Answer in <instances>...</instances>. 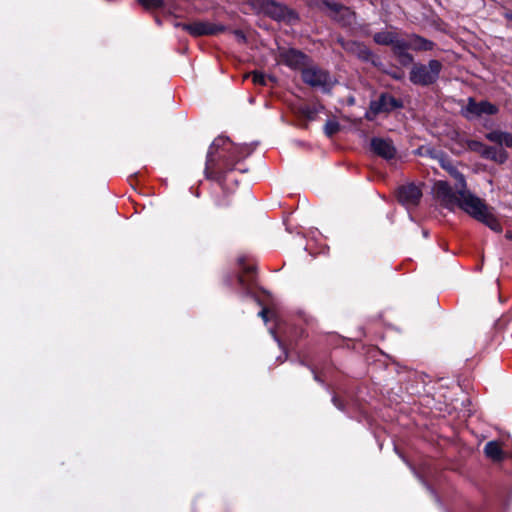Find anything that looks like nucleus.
Masks as SVG:
<instances>
[{
  "instance_id": "cd10ccee",
  "label": "nucleus",
  "mask_w": 512,
  "mask_h": 512,
  "mask_svg": "<svg viewBox=\"0 0 512 512\" xmlns=\"http://www.w3.org/2000/svg\"><path fill=\"white\" fill-rule=\"evenodd\" d=\"M259 316L265 321L267 322L268 319H267V309H262L260 312H259Z\"/></svg>"
},
{
  "instance_id": "ddd939ff",
  "label": "nucleus",
  "mask_w": 512,
  "mask_h": 512,
  "mask_svg": "<svg viewBox=\"0 0 512 512\" xmlns=\"http://www.w3.org/2000/svg\"><path fill=\"white\" fill-rule=\"evenodd\" d=\"M422 197V191L419 186L410 183L399 187L397 191L398 201L406 207L418 205Z\"/></svg>"
},
{
  "instance_id": "c756f323",
  "label": "nucleus",
  "mask_w": 512,
  "mask_h": 512,
  "mask_svg": "<svg viewBox=\"0 0 512 512\" xmlns=\"http://www.w3.org/2000/svg\"><path fill=\"white\" fill-rule=\"evenodd\" d=\"M226 204H227V203H226V202H224V201H217V205H219V206H224V205H226Z\"/></svg>"
},
{
  "instance_id": "aec40b11",
  "label": "nucleus",
  "mask_w": 512,
  "mask_h": 512,
  "mask_svg": "<svg viewBox=\"0 0 512 512\" xmlns=\"http://www.w3.org/2000/svg\"><path fill=\"white\" fill-rule=\"evenodd\" d=\"M395 33L391 31H382L374 35V41L380 45H392Z\"/></svg>"
},
{
  "instance_id": "4be33fe9",
  "label": "nucleus",
  "mask_w": 512,
  "mask_h": 512,
  "mask_svg": "<svg viewBox=\"0 0 512 512\" xmlns=\"http://www.w3.org/2000/svg\"><path fill=\"white\" fill-rule=\"evenodd\" d=\"M245 79L251 78L252 82L255 85L265 86L266 85V76L262 72L254 71L248 74H245Z\"/></svg>"
},
{
  "instance_id": "f8f14e48",
  "label": "nucleus",
  "mask_w": 512,
  "mask_h": 512,
  "mask_svg": "<svg viewBox=\"0 0 512 512\" xmlns=\"http://www.w3.org/2000/svg\"><path fill=\"white\" fill-rule=\"evenodd\" d=\"M280 61L291 69L301 70L310 63V58L296 49H287L280 53Z\"/></svg>"
},
{
  "instance_id": "423d86ee",
  "label": "nucleus",
  "mask_w": 512,
  "mask_h": 512,
  "mask_svg": "<svg viewBox=\"0 0 512 512\" xmlns=\"http://www.w3.org/2000/svg\"><path fill=\"white\" fill-rule=\"evenodd\" d=\"M441 70V62L435 59L430 60L427 65L417 63L409 73V80L415 85L429 86L438 80Z\"/></svg>"
},
{
  "instance_id": "9b49d317",
  "label": "nucleus",
  "mask_w": 512,
  "mask_h": 512,
  "mask_svg": "<svg viewBox=\"0 0 512 512\" xmlns=\"http://www.w3.org/2000/svg\"><path fill=\"white\" fill-rule=\"evenodd\" d=\"M323 4L329 9V16L341 25H351L355 21V13L349 7L329 0H324Z\"/></svg>"
},
{
  "instance_id": "b1692460",
  "label": "nucleus",
  "mask_w": 512,
  "mask_h": 512,
  "mask_svg": "<svg viewBox=\"0 0 512 512\" xmlns=\"http://www.w3.org/2000/svg\"><path fill=\"white\" fill-rule=\"evenodd\" d=\"M505 133L502 131H492L486 135V138L491 142L503 145Z\"/></svg>"
},
{
  "instance_id": "412c9836",
  "label": "nucleus",
  "mask_w": 512,
  "mask_h": 512,
  "mask_svg": "<svg viewBox=\"0 0 512 512\" xmlns=\"http://www.w3.org/2000/svg\"><path fill=\"white\" fill-rule=\"evenodd\" d=\"M391 46H392L394 54L396 55L400 52L410 49V40H409V38L401 39V38H398L397 35H395Z\"/></svg>"
},
{
  "instance_id": "dca6fc26",
  "label": "nucleus",
  "mask_w": 512,
  "mask_h": 512,
  "mask_svg": "<svg viewBox=\"0 0 512 512\" xmlns=\"http://www.w3.org/2000/svg\"><path fill=\"white\" fill-rule=\"evenodd\" d=\"M482 155L490 160H493L499 164L506 162L508 156L505 150L502 148H496L492 146H485L482 150Z\"/></svg>"
},
{
  "instance_id": "7c9ffc66",
  "label": "nucleus",
  "mask_w": 512,
  "mask_h": 512,
  "mask_svg": "<svg viewBox=\"0 0 512 512\" xmlns=\"http://www.w3.org/2000/svg\"><path fill=\"white\" fill-rule=\"evenodd\" d=\"M506 237H507L508 239H511V240H512V233L508 232V233L506 234Z\"/></svg>"
},
{
  "instance_id": "6ab92c4d",
  "label": "nucleus",
  "mask_w": 512,
  "mask_h": 512,
  "mask_svg": "<svg viewBox=\"0 0 512 512\" xmlns=\"http://www.w3.org/2000/svg\"><path fill=\"white\" fill-rule=\"evenodd\" d=\"M343 47L347 50H351L352 52L356 53L359 58L363 60H370L372 57V52L368 47H366L364 44L359 42H350L346 45H343Z\"/></svg>"
},
{
  "instance_id": "7ed1b4c3",
  "label": "nucleus",
  "mask_w": 512,
  "mask_h": 512,
  "mask_svg": "<svg viewBox=\"0 0 512 512\" xmlns=\"http://www.w3.org/2000/svg\"><path fill=\"white\" fill-rule=\"evenodd\" d=\"M442 167L457 181V191H453L446 181L440 180L435 182L433 192L441 205L451 211L459 208L472 218L488 226L491 230L501 232V223L491 212V209L484 200L467 189L464 175L449 163H443Z\"/></svg>"
},
{
  "instance_id": "9d476101",
  "label": "nucleus",
  "mask_w": 512,
  "mask_h": 512,
  "mask_svg": "<svg viewBox=\"0 0 512 512\" xmlns=\"http://www.w3.org/2000/svg\"><path fill=\"white\" fill-rule=\"evenodd\" d=\"M499 111L498 107L489 101L476 102L474 98L470 97L467 100V105L462 110V114L466 119L480 117L482 115H495Z\"/></svg>"
},
{
  "instance_id": "a211bd4d",
  "label": "nucleus",
  "mask_w": 512,
  "mask_h": 512,
  "mask_svg": "<svg viewBox=\"0 0 512 512\" xmlns=\"http://www.w3.org/2000/svg\"><path fill=\"white\" fill-rule=\"evenodd\" d=\"M484 452L488 458L496 462L501 461L504 457L502 447L496 441L488 442L484 447Z\"/></svg>"
},
{
  "instance_id": "0eeeda50",
  "label": "nucleus",
  "mask_w": 512,
  "mask_h": 512,
  "mask_svg": "<svg viewBox=\"0 0 512 512\" xmlns=\"http://www.w3.org/2000/svg\"><path fill=\"white\" fill-rule=\"evenodd\" d=\"M402 107V103L390 94H381L377 100L370 103L369 109L365 114V118L372 121L381 113H389L396 108Z\"/></svg>"
},
{
  "instance_id": "1a4fd4ad",
  "label": "nucleus",
  "mask_w": 512,
  "mask_h": 512,
  "mask_svg": "<svg viewBox=\"0 0 512 512\" xmlns=\"http://www.w3.org/2000/svg\"><path fill=\"white\" fill-rule=\"evenodd\" d=\"M177 26H180L194 37L216 35L226 30L225 26L208 21H195L192 23L177 24Z\"/></svg>"
},
{
  "instance_id": "c85d7f7f",
  "label": "nucleus",
  "mask_w": 512,
  "mask_h": 512,
  "mask_svg": "<svg viewBox=\"0 0 512 512\" xmlns=\"http://www.w3.org/2000/svg\"><path fill=\"white\" fill-rule=\"evenodd\" d=\"M505 18H506L508 21L512 22V12H507V13L505 14Z\"/></svg>"
},
{
  "instance_id": "f3484780",
  "label": "nucleus",
  "mask_w": 512,
  "mask_h": 512,
  "mask_svg": "<svg viewBox=\"0 0 512 512\" xmlns=\"http://www.w3.org/2000/svg\"><path fill=\"white\" fill-rule=\"evenodd\" d=\"M410 49L414 51H429L434 47V43L418 35H410Z\"/></svg>"
},
{
  "instance_id": "4468645a",
  "label": "nucleus",
  "mask_w": 512,
  "mask_h": 512,
  "mask_svg": "<svg viewBox=\"0 0 512 512\" xmlns=\"http://www.w3.org/2000/svg\"><path fill=\"white\" fill-rule=\"evenodd\" d=\"M241 274L238 276V284L244 294H249L255 283V268L252 264H246L243 258L239 259Z\"/></svg>"
},
{
  "instance_id": "bb28decb",
  "label": "nucleus",
  "mask_w": 512,
  "mask_h": 512,
  "mask_svg": "<svg viewBox=\"0 0 512 512\" xmlns=\"http://www.w3.org/2000/svg\"><path fill=\"white\" fill-rule=\"evenodd\" d=\"M503 140H504L503 145H505L506 147L512 148V134L511 133L506 132Z\"/></svg>"
},
{
  "instance_id": "20e7f679",
  "label": "nucleus",
  "mask_w": 512,
  "mask_h": 512,
  "mask_svg": "<svg viewBox=\"0 0 512 512\" xmlns=\"http://www.w3.org/2000/svg\"><path fill=\"white\" fill-rule=\"evenodd\" d=\"M250 153L251 148L247 144L237 145L228 137L218 136L207 153L204 169L206 178L218 182L225 192L229 180L237 183V180L231 177L236 163Z\"/></svg>"
},
{
  "instance_id": "393cba45",
  "label": "nucleus",
  "mask_w": 512,
  "mask_h": 512,
  "mask_svg": "<svg viewBox=\"0 0 512 512\" xmlns=\"http://www.w3.org/2000/svg\"><path fill=\"white\" fill-rule=\"evenodd\" d=\"M395 56L398 58V61L400 62V64H402L404 66H407V65L413 63V60H414L413 56L408 52V50L400 52V53L396 54Z\"/></svg>"
},
{
  "instance_id": "6e6552de",
  "label": "nucleus",
  "mask_w": 512,
  "mask_h": 512,
  "mask_svg": "<svg viewBox=\"0 0 512 512\" xmlns=\"http://www.w3.org/2000/svg\"><path fill=\"white\" fill-rule=\"evenodd\" d=\"M302 79L312 87L329 88L332 85L329 73L310 63L303 69Z\"/></svg>"
},
{
  "instance_id": "2eb2a0df",
  "label": "nucleus",
  "mask_w": 512,
  "mask_h": 512,
  "mask_svg": "<svg viewBox=\"0 0 512 512\" xmlns=\"http://www.w3.org/2000/svg\"><path fill=\"white\" fill-rule=\"evenodd\" d=\"M371 148L375 154L387 160L394 158L396 154V149L392 142L382 138H373L371 140Z\"/></svg>"
},
{
  "instance_id": "f03ea898",
  "label": "nucleus",
  "mask_w": 512,
  "mask_h": 512,
  "mask_svg": "<svg viewBox=\"0 0 512 512\" xmlns=\"http://www.w3.org/2000/svg\"><path fill=\"white\" fill-rule=\"evenodd\" d=\"M442 167L457 181V191H453L446 181L440 180L435 182L433 192L441 205L451 211L459 208L472 218L488 226L491 230L501 232V223L491 212V209L484 200L467 189L464 175L449 163H443Z\"/></svg>"
},
{
  "instance_id": "2f4dec72",
  "label": "nucleus",
  "mask_w": 512,
  "mask_h": 512,
  "mask_svg": "<svg viewBox=\"0 0 512 512\" xmlns=\"http://www.w3.org/2000/svg\"><path fill=\"white\" fill-rule=\"evenodd\" d=\"M333 402H334L335 405H337V398L336 397L333 398Z\"/></svg>"
},
{
  "instance_id": "5701e85b",
  "label": "nucleus",
  "mask_w": 512,
  "mask_h": 512,
  "mask_svg": "<svg viewBox=\"0 0 512 512\" xmlns=\"http://www.w3.org/2000/svg\"><path fill=\"white\" fill-rule=\"evenodd\" d=\"M339 129H340L339 123L337 121H334V120L327 121L325 126H324L325 134L328 137H331L334 134H336L339 131Z\"/></svg>"
},
{
  "instance_id": "39448f33",
  "label": "nucleus",
  "mask_w": 512,
  "mask_h": 512,
  "mask_svg": "<svg viewBox=\"0 0 512 512\" xmlns=\"http://www.w3.org/2000/svg\"><path fill=\"white\" fill-rule=\"evenodd\" d=\"M251 5L268 17L287 24H294L299 20L298 14L286 5L274 0H250Z\"/></svg>"
},
{
  "instance_id": "f257e3e1",
  "label": "nucleus",
  "mask_w": 512,
  "mask_h": 512,
  "mask_svg": "<svg viewBox=\"0 0 512 512\" xmlns=\"http://www.w3.org/2000/svg\"><path fill=\"white\" fill-rule=\"evenodd\" d=\"M442 167L457 181V191H453L446 181L440 180L435 182L433 192L441 205L451 211L459 208L472 218L488 226L491 230L501 232V223L491 212V209L484 200L467 189L464 175L449 163H443Z\"/></svg>"
},
{
  "instance_id": "a878e982",
  "label": "nucleus",
  "mask_w": 512,
  "mask_h": 512,
  "mask_svg": "<svg viewBox=\"0 0 512 512\" xmlns=\"http://www.w3.org/2000/svg\"><path fill=\"white\" fill-rule=\"evenodd\" d=\"M147 9H156L164 5V0H138Z\"/></svg>"
}]
</instances>
